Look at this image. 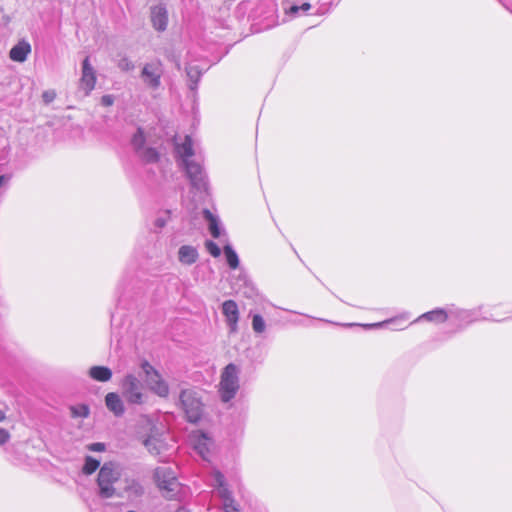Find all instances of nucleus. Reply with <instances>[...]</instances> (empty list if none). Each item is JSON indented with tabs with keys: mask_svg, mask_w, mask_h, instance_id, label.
Wrapping results in <instances>:
<instances>
[{
	"mask_svg": "<svg viewBox=\"0 0 512 512\" xmlns=\"http://www.w3.org/2000/svg\"><path fill=\"white\" fill-rule=\"evenodd\" d=\"M117 67L122 72H131L135 69L134 62L126 55L120 56L117 61Z\"/></svg>",
	"mask_w": 512,
	"mask_h": 512,
	"instance_id": "c85d7f7f",
	"label": "nucleus"
},
{
	"mask_svg": "<svg viewBox=\"0 0 512 512\" xmlns=\"http://www.w3.org/2000/svg\"><path fill=\"white\" fill-rule=\"evenodd\" d=\"M122 484L123 486L118 490L116 497L126 498L130 502H135L145 494V487L138 478L126 476L122 480Z\"/></svg>",
	"mask_w": 512,
	"mask_h": 512,
	"instance_id": "9b49d317",
	"label": "nucleus"
},
{
	"mask_svg": "<svg viewBox=\"0 0 512 512\" xmlns=\"http://www.w3.org/2000/svg\"><path fill=\"white\" fill-rule=\"evenodd\" d=\"M72 418H87L90 415V407L81 403L69 407Z\"/></svg>",
	"mask_w": 512,
	"mask_h": 512,
	"instance_id": "a878e982",
	"label": "nucleus"
},
{
	"mask_svg": "<svg viewBox=\"0 0 512 512\" xmlns=\"http://www.w3.org/2000/svg\"><path fill=\"white\" fill-rule=\"evenodd\" d=\"M114 103V97L112 95H104L101 97V104L103 106L109 107Z\"/></svg>",
	"mask_w": 512,
	"mask_h": 512,
	"instance_id": "e433bc0d",
	"label": "nucleus"
},
{
	"mask_svg": "<svg viewBox=\"0 0 512 512\" xmlns=\"http://www.w3.org/2000/svg\"><path fill=\"white\" fill-rule=\"evenodd\" d=\"M180 167L185 171L186 177L189 179L193 189L199 192L207 191L208 178L201 161L194 160L192 162H186V164Z\"/></svg>",
	"mask_w": 512,
	"mask_h": 512,
	"instance_id": "6e6552de",
	"label": "nucleus"
},
{
	"mask_svg": "<svg viewBox=\"0 0 512 512\" xmlns=\"http://www.w3.org/2000/svg\"><path fill=\"white\" fill-rule=\"evenodd\" d=\"M186 74L189 79V88L194 91L197 89L198 82L202 76V71L198 66L189 65L186 67Z\"/></svg>",
	"mask_w": 512,
	"mask_h": 512,
	"instance_id": "4be33fe9",
	"label": "nucleus"
},
{
	"mask_svg": "<svg viewBox=\"0 0 512 512\" xmlns=\"http://www.w3.org/2000/svg\"><path fill=\"white\" fill-rule=\"evenodd\" d=\"M199 258L197 249L191 245H183L178 250V260L181 264L190 266Z\"/></svg>",
	"mask_w": 512,
	"mask_h": 512,
	"instance_id": "a211bd4d",
	"label": "nucleus"
},
{
	"mask_svg": "<svg viewBox=\"0 0 512 512\" xmlns=\"http://www.w3.org/2000/svg\"><path fill=\"white\" fill-rule=\"evenodd\" d=\"M252 328L256 333H262L265 331L266 325L261 315H254L252 319Z\"/></svg>",
	"mask_w": 512,
	"mask_h": 512,
	"instance_id": "c756f323",
	"label": "nucleus"
},
{
	"mask_svg": "<svg viewBox=\"0 0 512 512\" xmlns=\"http://www.w3.org/2000/svg\"><path fill=\"white\" fill-rule=\"evenodd\" d=\"M208 442H209V439L204 434H202L199 437V439L197 440V442L195 443V449L197 450V452L201 455V457L203 459L208 458V454H209Z\"/></svg>",
	"mask_w": 512,
	"mask_h": 512,
	"instance_id": "cd10ccee",
	"label": "nucleus"
},
{
	"mask_svg": "<svg viewBox=\"0 0 512 512\" xmlns=\"http://www.w3.org/2000/svg\"><path fill=\"white\" fill-rule=\"evenodd\" d=\"M474 312L472 310L460 309L454 306L449 308V315L454 317L459 322L470 324L473 322L472 316Z\"/></svg>",
	"mask_w": 512,
	"mask_h": 512,
	"instance_id": "412c9836",
	"label": "nucleus"
},
{
	"mask_svg": "<svg viewBox=\"0 0 512 512\" xmlns=\"http://www.w3.org/2000/svg\"><path fill=\"white\" fill-rule=\"evenodd\" d=\"M393 320H386V321H382V322H378V323H373V324H359L360 326L366 328V329H370V328H379V327H383L385 326L386 324L392 322ZM343 326H347V327H351V326H356L357 324H354V323H348V324H342Z\"/></svg>",
	"mask_w": 512,
	"mask_h": 512,
	"instance_id": "2f4dec72",
	"label": "nucleus"
},
{
	"mask_svg": "<svg viewBox=\"0 0 512 512\" xmlns=\"http://www.w3.org/2000/svg\"><path fill=\"white\" fill-rule=\"evenodd\" d=\"M205 247L207 249V251L213 256V257H219L221 255V250L220 248L218 247V245L211 241V240H207L205 242Z\"/></svg>",
	"mask_w": 512,
	"mask_h": 512,
	"instance_id": "7c9ffc66",
	"label": "nucleus"
},
{
	"mask_svg": "<svg viewBox=\"0 0 512 512\" xmlns=\"http://www.w3.org/2000/svg\"><path fill=\"white\" fill-rule=\"evenodd\" d=\"M203 216L209 223V230H210L211 235L214 238H218L220 236V228H219L218 218L215 215H213L212 212L208 209H205L203 211Z\"/></svg>",
	"mask_w": 512,
	"mask_h": 512,
	"instance_id": "5701e85b",
	"label": "nucleus"
},
{
	"mask_svg": "<svg viewBox=\"0 0 512 512\" xmlns=\"http://www.w3.org/2000/svg\"><path fill=\"white\" fill-rule=\"evenodd\" d=\"M211 477L212 485L216 488L218 496L222 499L225 512H239L231 492L226 485L224 475L220 471L214 470Z\"/></svg>",
	"mask_w": 512,
	"mask_h": 512,
	"instance_id": "9d476101",
	"label": "nucleus"
},
{
	"mask_svg": "<svg viewBox=\"0 0 512 512\" xmlns=\"http://www.w3.org/2000/svg\"><path fill=\"white\" fill-rule=\"evenodd\" d=\"M97 81L96 72L90 63L89 57L82 62V75L79 81V89L84 92V96H88L95 88Z\"/></svg>",
	"mask_w": 512,
	"mask_h": 512,
	"instance_id": "4468645a",
	"label": "nucleus"
},
{
	"mask_svg": "<svg viewBox=\"0 0 512 512\" xmlns=\"http://www.w3.org/2000/svg\"><path fill=\"white\" fill-rule=\"evenodd\" d=\"M299 9H302V10H304V11H307V10H309V9H310V4H309V3H304L301 7L293 6V7L291 8V10H292L293 12H296V11H298Z\"/></svg>",
	"mask_w": 512,
	"mask_h": 512,
	"instance_id": "4c0bfd02",
	"label": "nucleus"
},
{
	"mask_svg": "<svg viewBox=\"0 0 512 512\" xmlns=\"http://www.w3.org/2000/svg\"><path fill=\"white\" fill-rule=\"evenodd\" d=\"M9 439H10L9 432L4 428H0V446L7 443L9 441Z\"/></svg>",
	"mask_w": 512,
	"mask_h": 512,
	"instance_id": "c9c22d12",
	"label": "nucleus"
},
{
	"mask_svg": "<svg viewBox=\"0 0 512 512\" xmlns=\"http://www.w3.org/2000/svg\"><path fill=\"white\" fill-rule=\"evenodd\" d=\"M86 448L89 450V451H92V452H104L105 449H106V446L104 443H101V442H96V443H91V444H88L86 446Z\"/></svg>",
	"mask_w": 512,
	"mask_h": 512,
	"instance_id": "473e14b6",
	"label": "nucleus"
},
{
	"mask_svg": "<svg viewBox=\"0 0 512 512\" xmlns=\"http://www.w3.org/2000/svg\"><path fill=\"white\" fill-rule=\"evenodd\" d=\"M223 251H224V255L226 257L228 266L231 269H237L239 267L240 261H239V257L237 255V253L232 248V246H230L229 244L225 245L223 248Z\"/></svg>",
	"mask_w": 512,
	"mask_h": 512,
	"instance_id": "393cba45",
	"label": "nucleus"
},
{
	"mask_svg": "<svg viewBox=\"0 0 512 512\" xmlns=\"http://www.w3.org/2000/svg\"><path fill=\"white\" fill-rule=\"evenodd\" d=\"M55 97H56V93L52 90L45 91L42 94V98L45 103L52 102L55 99Z\"/></svg>",
	"mask_w": 512,
	"mask_h": 512,
	"instance_id": "f704fd0d",
	"label": "nucleus"
},
{
	"mask_svg": "<svg viewBox=\"0 0 512 512\" xmlns=\"http://www.w3.org/2000/svg\"><path fill=\"white\" fill-rule=\"evenodd\" d=\"M222 314L225 318V323L228 327L230 334L238 332V323L240 319V311L237 303L234 300H226L221 306Z\"/></svg>",
	"mask_w": 512,
	"mask_h": 512,
	"instance_id": "ddd939ff",
	"label": "nucleus"
},
{
	"mask_svg": "<svg viewBox=\"0 0 512 512\" xmlns=\"http://www.w3.org/2000/svg\"><path fill=\"white\" fill-rule=\"evenodd\" d=\"M164 75V66L160 60H153L143 64L140 71V79L151 92L158 91L162 87V77Z\"/></svg>",
	"mask_w": 512,
	"mask_h": 512,
	"instance_id": "0eeeda50",
	"label": "nucleus"
},
{
	"mask_svg": "<svg viewBox=\"0 0 512 512\" xmlns=\"http://www.w3.org/2000/svg\"><path fill=\"white\" fill-rule=\"evenodd\" d=\"M121 395L129 405H143L148 399L141 380L133 373L126 374L120 381Z\"/></svg>",
	"mask_w": 512,
	"mask_h": 512,
	"instance_id": "7ed1b4c3",
	"label": "nucleus"
},
{
	"mask_svg": "<svg viewBox=\"0 0 512 512\" xmlns=\"http://www.w3.org/2000/svg\"><path fill=\"white\" fill-rule=\"evenodd\" d=\"M131 145L137 157L146 164L157 163L160 160V152L148 145V138L143 128H138L131 139Z\"/></svg>",
	"mask_w": 512,
	"mask_h": 512,
	"instance_id": "423d86ee",
	"label": "nucleus"
},
{
	"mask_svg": "<svg viewBox=\"0 0 512 512\" xmlns=\"http://www.w3.org/2000/svg\"><path fill=\"white\" fill-rule=\"evenodd\" d=\"M240 368L234 363L226 365L221 371L218 384V393L224 403L230 402L235 398L240 389Z\"/></svg>",
	"mask_w": 512,
	"mask_h": 512,
	"instance_id": "f03ea898",
	"label": "nucleus"
},
{
	"mask_svg": "<svg viewBox=\"0 0 512 512\" xmlns=\"http://www.w3.org/2000/svg\"><path fill=\"white\" fill-rule=\"evenodd\" d=\"M141 368L145 374V380L148 388L159 397L166 398L169 395V385L163 379L158 370L149 362L144 361Z\"/></svg>",
	"mask_w": 512,
	"mask_h": 512,
	"instance_id": "1a4fd4ad",
	"label": "nucleus"
},
{
	"mask_svg": "<svg viewBox=\"0 0 512 512\" xmlns=\"http://www.w3.org/2000/svg\"><path fill=\"white\" fill-rule=\"evenodd\" d=\"M105 405L116 417H121L125 413L124 401L116 392L107 393L105 396Z\"/></svg>",
	"mask_w": 512,
	"mask_h": 512,
	"instance_id": "dca6fc26",
	"label": "nucleus"
},
{
	"mask_svg": "<svg viewBox=\"0 0 512 512\" xmlns=\"http://www.w3.org/2000/svg\"><path fill=\"white\" fill-rule=\"evenodd\" d=\"M143 444L147 448V450L153 455L160 454L164 446L160 438L156 436H149L144 440Z\"/></svg>",
	"mask_w": 512,
	"mask_h": 512,
	"instance_id": "b1692460",
	"label": "nucleus"
},
{
	"mask_svg": "<svg viewBox=\"0 0 512 512\" xmlns=\"http://www.w3.org/2000/svg\"><path fill=\"white\" fill-rule=\"evenodd\" d=\"M179 402L189 422L196 423L201 419L203 414V402L197 390L193 388L181 390Z\"/></svg>",
	"mask_w": 512,
	"mask_h": 512,
	"instance_id": "20e7f679",
	"label": "nucleus"
},
{
	"mask_svg": "<svg viewBox=\"0 0 512 512\" xmlns=\"http://www.w3.org/2000/svg\"><path fill=\"white\" fill-rule=\"evenodd\" d=\"M10 177L7 175H1L0 176V187L8 183Z\"/></svg>",
	"mask_w": 512,
	"mask_h": 512,
	"instance_id": "58836bf2",
	"label": "nucleus"
},
{
	"mask_svg": "<svg viewBox=\"0 0 512 512\" xmlns=\"http://www.w3.org/2000/svg\"><path fill=\"white\" fill-rule=\"evenodd\" d=\"M150 18L152 26L155 30L163 32L166 30L168 25V12L167 9L161 5H155L151 7Z\"/></svg>",
	"mask_w": 512,
	"mask_h": 512,
	"instance_id": "2eb2a0df",
	"label": "nucleus"
},
{
	"mask_svg": "<svg viewBox=\"0 0 512 512\" xmlns=\"http://www.w3.org/2000/svg\"><path fill=\"white\" fill-rule=\"evenodd\" d=\"M121 472L114 462H105L99 469L96 485L97 494L101 499H111L117 496L118 490L115 483L119 481Z\"/></svg>",
	"mask_w": 512,
	"mask_h": 512,
	"instance_id": "f257e3e1",
	"label": "nucleus"
},
{
	"mask_svg": "<svg viewBox=\"0 0 512 512\" xmlns=\"http://www.w3.org/2000/svg\"><path fill=\"white\" fill-rule=\"evenodd\" d=\"M91 379L98 382H108L112 378V370L106 366H92L88 370Z\"/></svg>",
	"mask_w": 512,
	"mask_h": 512,
	"instance_id": "aec40b11",
	"label": "nucleus"
},
{
	"mask_svg": "<svg viewBox=\"0 0 512 512\" xmlns=\"http://www.w3.org/2000/svg\"><path fill=\"white\" fill-rule=\"evenodd\" d=\"M168 218H169L168 213H166V214H165V215H163V216H159V217H157V218L155 219V221H154V226H155L156 228H158V229H162L163 227H165V226H166L167 221H168Z\"/></svg>",
	"mask_w": 512,
	"mask_h": 512,
	"instance_id": "72a5a7b5",
	"label": "nucleus"
},
{
	"mask_svg": "<svg viewBox=\"0 0 512 512\" xmlns=\"http://www.w3.org/2000/svg\"><path fill=\"white\" fill-rule=\"evenodd\" d=\"M5 418H6L5 413L2 410H0V422L4 421Z\"/></svg>",
	"mask_w": 512,
	"mask_h": 512,
	"instance_id": "ea45409f",
	"label": "nucleus"
},
{
	"mask_svg": "<svg viewBox=\"0 0 512 512\" xmlns=\"http://www.w3.org/2000/svg\"><path fill=\"white\" fill-rule=\"evenodd\" d=\"M175 158L177 159L179 166L186 164V162H192L196 160L193 140L190 136L186 135L181 142L175 139Z\"/></svg>",
	"mask_w": 512,
	"mask_h": 512,
	"instance_id": "f8f14e48",
	"label": "nucleus"
},
{
	"mask_svg": "<svg viewBox=\"0 0 512 512\" xmlns=\"http://www.w3.org/2000/svg\"><path fill=\"white\" fill-rule=\"evenodd\" d=\"M154 480L157 487L162 492L163 497L169 500L176 498L180 491V483L170 467L156 468L154 471Z\"/></svg>",
	"mask_w": 512,
	"mask_h": 512,
	"instance_id": "39448f33",
	"label": "nucleus"
},
{
	"mask_svg": "<svg viewBox=\"0 0 512 512\" xmlns=\"http://www.w3.org/2000/svg\"><path fill=\"white\" fill-rule=\"evenodd\" d=\"M31 52V45L25 41H19L9 52L10 58L15 62H24Z\"/></svg>",
	"mask_w": 512,
	"mask_h": 512,
	"instance_id": "f3484780",
	"label": "nucleus"
},
{
	"mask_svg": "<svg viewBox=\"0 0 512 512\" xmlns=\"http://www.w3.org/2000/svg\"><path fill=\"white\" fill-rule=\"evenodd\" d=\"M100 461L93 458L92 456H86L84 459V465L82 472L85 475H92L97 469H100Z\"/></svg>",
	"mask_w": 512,
	"mask_h": 512,
	"instance_id": "bb28decb",
	"label": "nucleus"
},
{
	"mask_svg": "<svg viewBox=\"0 0 512 512\" xmlns=\"http://www.w3.org/2000/svg\"><path fill=\"white\" fill-rule=\"evenodd\" d=\"M449 317V310L446 311L442 308H437L420 315L414 322L426 320L435 323H444Z\"/></svg>",
	"mask_w": 512,
	"mask_h": 512,
	"instance_id": "6ab92c4d",
	"label": "nucleus"
},
{
	"mask_svg": "<svg viewBox=\"0 0 512 512\" xmlns=\"http://www.w3.org/2000/svg\"><path fill=\"white\" fill-rule=\"evenodd\" d=\"M177 512H181V511H177Z\"/></svg>",
	"mask_w": 512,
	"mask_h": 512,
	"instance_id": "a19ab883",
	"label": "nucleus"
}]
</instances>
